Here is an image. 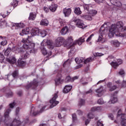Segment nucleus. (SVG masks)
Wrapping results in <instances>:
<instances>
[{"label":"nucleus","instance_id":"nucleus-28","mask_svg":"<svg viewBox=\"0 0 126 126\" xmlns=\"http://www.w3.org/2000/svg\"><path fill=\"white\" fill-rule=\"evenodd\" d=\"M92 112H96V111H97V112H100V111H102V107L101 106H95L94 107H92L91 108Z\"/></svg>","mask_w":126,"mask_h":126},{"label":"nucleus","instance_id":"nucleus-53","mask_svg":"<svg viewBox=\"0 0 126 126\" xmlns=\"http://www.w3.org/2000/svg\"><path fill=\"white\" fill-rule=\"evenodd\" d=\"M119 74H120V75H122V76H125V70L123 69H121L119 72Z\"/></svg>","mask_w":126,"mask_h":126},{"label":"nucleus","instance_id":"nucleus-3","mask_svg":"<svg viewBox=\"0 0 126 126\" xmlns=\"http://www.w3.org/2000/svg\"><path fill=\"white\" fill-rule=\"evenodd\" d=\"M85 39V38L84 37H80L78 40H76L72 43V42H73V38H72V36H69L67 38V43L70 44L69 48L74 47L76 44H78V45L80 46V45H82V43L85 41L84 40Z\"/></svg>","mask_w":126,"mask_h":126},{"label":"nucleus","instance_id":"nucleus-55","mask_svg":"<svg viewBox=\"0 0 126 126\" xmlns=\"http://www.w3.org/2000/svg\"><path fill=\"white\" fill-rule=\"evenodd\" d=\"M84 8L85 10H87V11H89V5L88 4L84 5Z\"/></svg>","mask_w":126,"mask_h":126},{"label":"nucleus","instance_id":"nucleus-52","mask_svg":"<svg viewBox=\"0 0 126 126\" xmlns=\"http://www.w3.org/2000/svg\"><path fill=\"white\" fill-rule=\"evenodd\" d=\"M73 122H75V121H77V117L76 116V114H73L72 115Z\"/></svg>","mask_w":126,"mask_h":126},{"label":"nucleus","instance_id":"nucleus-35","mask_svg":"<svg viewBox=\"0 0 126 126\" xmlns=\"http://www.w3.org/2000/svg\"><path fill=\"white\" fill-rule=\"evenodd\" d=\"M68 31V29L67 27L63 28V29L61 31V33L62 35H65Z\"/></svg>","mask_w":126,"mask_h":126},{"label":"nucleus","instance_id":"nucleus-39","mask_svg":"<svg viewBox=\"0 0 126 126\" xmlns=\"http://www.w3.org/2000/svg\"><path fill=\"white\" fill-rule=\"evenodd\" d=\"M18 75V71L17 70L14 71L12 73V76H13L14 78H17Z\"/></svg>","mask_w":126,"mask_h":126},{"label":"nucleus","instance_id":"nucleus-32","mask_svg":"<svg viewBox=\"0 0 126 126\" xmlns=\"http://www.w3.org/2000/svg\"><path fill=\"white\" fill-rule=\"evenodd\" d=\"M18 64L20 66H24L26 64V62L23 61L22 59H19L18 61Z\"/></svg>","mask_w":126,"mask_h":126},{"label":"nucleus","instance_id":"nucleus-27","mask_svg":"<svg viewBox=\"0 0 126 126\" xmlns=\"http://www.w3.org/2000/svg\"><path fill=\"white\" fill-rule=\"evenodd\" d=\"M83 18L86 20L91 21L93 19V16H91L89 13L87 15H84L82 16Z\"/></svg>","mask_w":126,"mask_h":126},{"label":"nucleus","instance_id":"nucleus-6","mask_svg":"<svg viewBox=\"0 0 126 126\" xmlns=\"http://www.w3.org/2000/svg\"><path fill=\"white\" fill-rule=\"evenodd\" d=\"M41 46H47L49 49H50L51 50H53L54 49V43H53V41L50 40L48 39H44L42 41V42L41 43Z\"/></svg>","mask_w":126,"mask_h":126},{"label":"nucleus","instance_id":"nucleus-19","mask_svg":"<svg viewBox=\"0 0 126 126\" xmlns=\"http://www.w3.org/2000/svg\"><path fill=\"white\" fill-rule=\"evenodd\" d=\"M32 36H39L40 35V29L39 28H34L32 31Z\"/></svg>","mask_w":126,"mask_h":126},{"label":"nucleus","instance_id":"nucleus-57","mask_svg":"<svg viewBox=\"0 0 126 126\" xmlns=\"http://www.w3.org/2000/svg\"><path fill=\"white\" fill-rule=\"evenodd\" d=\"M59 23H60V25L61 26H63V23H64V21H63V20L60 18L58 19Z\"/></svg>","mask_w":126,"mask_h":126},{"label":"nucleus","instance_id":"nucleus-8","mask_svg":"<svg viewBox=\"0 0 126 126\" xmlns=\"http://www.w3.org/2000/svg\"><path fill=\"white\" fill-rule=\"evenodd\" d=\"M95 59V56L90 57L89 58L87 59H84L83 58H81L79 59V62H78V64L79 63H91V62H93Z\"/></svg>","mask_w":126,"mask_h":126},{"label":"nucleus","instance_id":"nucleus-5","mask_svg":"<svg viewBox=\"0 0 126 126\" xmlns=\"http://www.w3.org/2000/svg\"><path fill=\"white\" fill-rule=\"evenodd\" d=\"M15 102H13L12 103H11L9 104V108H7L5 110V112H4V118L5 119H8V118L9 117V114H10V112H11V109H13V108H14V107H15Z\"/></svg>","mask_w":126,"mask_h":126},{"label":"nucleus","instance_id":"nucleus-33","mask_svg":"<svg viewBox=\"0 0 126 126\" xmlns=\"http://www.w3.org/2000/svg\"><path fill=\"white\" fill-rule=\"evenodd\" d=\"M47 35V32L45 30H41L39 31V36H41L42 37L46 36Z\"/></svg>","mask_w":126,"mask_h":126},{"label":"nucleus","instance_id":"nucleus-15","mask_svg":"<svg viewBox=\"0 0 126 126\" xmlns=\"http://www.w3.org/2000/svg\"><path fill=\"white\" fill-rule=\"evenodd\" d=\"M63 13L65 17H68V16H69V15H70V14H71V8H64L63 9Z\"/></svg>","mask_w":126,"mask_h":126},{"label":"nucleus","instance_id":"nucleus-41","mask_svg":"<svg viewBox=\"0 0 126 126\" xmlns=\"http://www.w3.org/2000/svg\"><path fill=\"white\" fill-rule=\"evenodd\" d=\"M65 82H66V83L68 82H72V79L71 78V77H70V76H68L65 79Z\"/></svg>","mask_w":126,"mask_h":126},{"label":"nucleus","instance_id":"nucleus-11","mask_svg":"<svg viewBox=\"0 0 126 126\" xmlns=\"http://www.w3.org/2000/svg\"><path fill=\"white\" fill-rule=\"evenodd\" d=\"M38 81L36 79H34L32 82H31L29 85H27L26 89H29V88H34L38 86Z\"/></svg>","mask_w":126,"mask_h":126},{"label":"nucleus","instance_id":"nucleus-25","mask_svg":"<svg viewBox=\"0 0 126 126\" xmlns=\"http://www.w3.org/2000/svg\"><path fill=\"white\" fill-rule=\"evenodd\" d=\"M74 53H75V51L74 50V47H73L69 52L68 58L71 59H72V58H73V56H74Z\"/></svg>","mask_w":126,"mask_h":126},{"label":"nucleus","instance_id":"nucleus-59","mask_svg":"<svg viewBox=\"0 0 126 126\" xmlns=\"http://www.w3.org/2000/svg\"><path fill=\"white\" fill-rule=\"evenodd\" d=\"M1 46H5L6 44H7V41L5 39L3 40L1 43H0Z\"/></svg>","mask_w":126,"mask_h":126},{"label":"nucleus","instance_id":"nucleus-60","mask_svg":"<svg viewBox=\"0 0 126 126\" xmlns=\"http://www.w3.org/2000/svg\"><path fill=\"white\" fill-rule=\"evenodd\" d=\"M114 4H115L116 6H118V7H121V6H122V3L120 1L116 2Z\"/></svg>","mask_w":126,"mask_h":126},{"label":"nucleus","instance_id":"nucleus-43","mask_svg":"<svg viewBox=\"0 0 126 126\" xmlns=\"http://www.w3.org/2000/svg\"><path fill=\"white\" fill-rule=\"evenodd\" d=\"M11 4L13 7H16V6L18 5V1L16 0H13V2H12Z\"/></svg>","mask_w":126,"mask_h":126},{"label":"nucleus","instance_id":"nucleus-10","mask_svg":"<svg viewBox=\"0 0 126 126\" xmlns=\"http://www.w3.org/2000/svg\"><path fill=\"white\" fill-rule=\"evenodd\" d=\"M11 50L12 52H14V53H16V54H18L19 53H23L24 52L23 48L20 47V46L18 45L13 46L11 48Z\"/></svg>","mask_w":126,"mask_h":126},{"label":"nucleus","instance_id":"nucleus-51","mask_svg":"<svg viewBox=\"0 0 126 126\" xmlns=\"http://www.w3.org/2000/svg\"><path fill=\"white\" fill-rule=\"evenodd\" d=\"M97 104H99V105H102L104 104V100H103L102 98H99L97 100Z\"/></svg>","mask_w":126,"mask_h":126},{"label":"nucleus","instance_id":"nucleus-31","mask_svg":"<svg viewBox=\"0 0 126 126\" xmlns=\"http://www.w3.org/2000/svg\"><path fill=\"white\" fill-rule=\"evenodd\" d=\"M111 43L115 47H120V45H121V43H120V42L117 40H112Z\"/></svg>","mask_w":126,"mask_h":126},{"label":"nucleus","instance_id":"nucleus-45","mask_svg":"<svg viewBox=\"0 0 126 126\" xmlns=\"http://www.w3.org/2000/svg\"><path fill=\"white\" fill-rule=\"evenodd\" d=\"M121 124L122 126H126V119L122 118Z\"/></svg>","mask_w":126,"mask_h":126},{"label":"nucleus","instance_id":"nucleus-47","mask_svg":"<svg viewBox=\"0 0 126 126\" xmlns=\"http://www.w3.org/2000/svg\"><path fill=\"white\" fill-rule=\"evenodd\" d=\"M4 59H5V58H4V55H3V54H2V53H0V63H3V61L4 60Z\"/></svg>","mask_w":126,"mask_h":126},{"label":"nucleus","instance_id":"nucleus-61","mask_svg":"<svg viewBox=\"0 0 126 126\" xmlns=\"http://www.w3.org/2000/svg\"><path fill=\"white\" fill-rule=\"evenodd\" d=\"M116 63H118V65H120V64L123 63V60L121 59H118Z\"/></svg>","mask_w":126,"mask_h":126},{"label":"nucleus","instance_id":"nucleus-4","mask_svg":"<svg viewBox=\"0 0 126 126\" xmlns=\"http://www.w3.org/2000/svg\"><path fill=\"white\" fill-rule=\"evenodd\" d=\"M46 110H49V107L47 108V105H44L42 106L39 111L36 109L34 107L32 106L31 108L30 115L31 116L36 117V116H38V115L42 114L43 112L46 111Z\"/></svg>","mask_w":126,"mask_h":126},{"label":"nucleus","instance_id":"nucleus-21","mask_svg":"<svg viewBox=\"0 0 126 126\" xmlns=\"http://www.w3.org/2000/svg\"><path fill=\"white\" fill-rule=\"evenodd\" d=\"M71 89H72V86L69 85H66L63 90V93H68V92L71 91Z\"/></svg>","mask_w":126,"mask_h":126},{"label":"nucleus","instance_id":"nucleus-54","mask_svg":"<svg viewBox=\"0 0 126 126\" xmlns=\"http://www.w3.org/2000/svg\"><path fill=\"white\" fill-rule=\"evenodd\" d=\"M20 111V108L19 107H17L15 111L16 116H18L19 115V111Z\"/></svg>","mask_w":126,"mask_h":126},{"label":"nucleus","instance_id":"nucleus-18","mask_svg":"<svg viewBox=\"0 0 126 126\" xmlns=\"http://www.w3.org/2000/svg\"><path fill=\"white\" fill-rule=\"evenodd\" d=\"M74 22H76V25L79 28H82V29H84L85 27H84V24L81 22V20H75L73 21Z\"/></svg>","mask_w":126,"mask_h":126},{"label":"nucleus","instance_id":"nucleus-7","mask_svg":"<svg viewBox=\"0 0 126 126\" xmlns=\"http://www.w3.org/2000/svg\"><path fill=\"white\" fill-rule=\"evenodd\" d=\"M58 98V92L54 94L53 98L50 100V102L51 105L50 106V109H52V108H54V107H56L60 101L56 100Z\"/></svg>","mask_w":126,"mask_h":126},{"label":"nucleus","instance_id":"nucleus-12","mask_svg":"<svg viewBox=\"0 0 126 126\" xmlns=\"http://www.w3.org/2000/svg\"><path fill=\"white\" fill-rule=\"evenodd\" d=\"M64 43V38L63 37H59L57 38L55 41L56 45L57 47H61L63 44Z\"/></svg>","mask_w":126,"mask_h":126},{"label":"nucleus","instance_id":"nucleus-23","mask_svg":"<svg viewBox=\"0 0 126 126\" xmlns=\"http://www.w3.org/2000/svg\"><path fill=\"white\" fill-rule=\"evenodd\" d=\"M11 51H12L11 48L8 47L6 49V50L4 51V55L6 57H7V58H9V57L11 56V55L10 54Z\"/></svg>","mask_w":126,"mask_h":126},{"label":"nucleus","instance_id":"nucleus-38","mask_svg":"<svg viewBox=\"0 0 126 126\" xmlns=\"http://www.w3.org/2000/svg\"><path fill=\"white\" fill-rule=\"evenodd\" d=\"M15 26L18 27V28H23L25 26V25L24 23H16L15 24Z\"/></svg>","mask_w":126,"mask_h":126},{"label":"nucleus","instance_id":"nucleus-64","mask_svg":"<svg viewBox=\"0 0 126 126\" xmlns=\"http://www.w3.org/2000/svg\"><path fill=\"white\" fill-rule=\"evenodd\" d=\"M108 117L111 119V120H112V121L114 120V115H113V114H109Z\"/></svg>","mask_w":126,"mask_h":126},{"label":"nucleus","instance_id":"nucleus-13","mask_svg":"<svg viewBox=\"0 0 126 126\" xmlns=\"http://www.w3.org/2000/svg\"><path fill=\"white\" fill-rule=\"evenodd\" d=\"M117 94H118V92L116 91L111 94V99L109 101V104H115V103L118 102V98L115 96Z\"/></svg>","mask_w":126,"mask_h":126},{"label":"nucleus","instance_id":"nucleus-56","mask_svg":"<svg viewBox=\"0 0 126 126\" xmlns=\"http://www.w3.org/2000/svg\"><path fill=\"white\" fill-rule=\"evenodd\" d=\"M94 36V34L92 33L90 36L87 38L86 42H89V41H91V39H92V37Z\"/></svg>","mask_w":126,"mask_h":126},{"label":"nucleus","instance_id":"nucleus-37","mask_svg":"<svg viewBox=\"0 0 126 126\" xmlns=\"http://www.w3.org/2000/svg\"><path fill=\"white\" fill-rule=\"evenodd\" d=\"M93 17L97 14V11L95 10H90L88 12Z\"/></svg>","mask_w":126,"mask_h":126},{"label":"nucleus","instance_id":"nucleus-40","mask_svg":"<svg viewBox=\"0 0 126 126\" xmlns=\"http://www.w3.org/2000/svg\"><path fill=\"white\" fill-rule=\"evenodd\" d=\"M111 64L112 66H113V67H114V68H117V67H118V66H119V64L117 63V62H112L111 63Z\"/></svg>","mask_w":126,"mask_h":126},{"label":"nucleus","instance_id":"nucleus-46","mask_svg":"<svg viewBox=\"0 0 126 126\" xmlns=\"http://www.w3.org/2000/svg\"><path fill=\"white\" fill-rule=\"evenodd\" d=\"M94 114L92 113H90L87 115V118H88L90 120H91V119H94Z\"/></svg>","mask_w":126,"mask_h":126},{"label":"nucleus","instance_id":"nucleus-14","mask_svg":"<svg viewBox=\"0 0 126 126\" xmlns=\"http://www.w3.org/2000/svg\"><path fill=\"white\" fill-rule=\"evenodd\" d=\"M63 80H62V74L60 73L58 74L56 78L55 79V85H59L62 84Z\"/></svg>","mask_w":126,"mask_h":126},{"label":"nucleus","instance_id":"nucleus-22","mask_svg":"<svg viewBox=\"0 0 126 126\" xmlns=\"http://www.w3.org/2000/svg\"><path fill=\"white\" fill-rule=\"evenodd\" d=\"M112 83L110 82L107 84V87L109 88V91L110 92L114 91L117 89V87L116 85L112 86Z\"/></svg>","mask_w":126,"mask_h":126},{"label":"nucleus","instance_id":"nucleus-36","mask_svg":"<svg viewBox=\"0 0 126 126\" xmlns=\"http://www.w3.org/2000/svg\"><path fill=\"white\" fill-rule=\"evenodd\" d=\"M29 34V31H28L27 29H23L22 31V32L20 33L21 36H23L24 35H28Z\"/></svg>","mask_w":126,"mask_h":126},{"label":"nucleus","instance_id":"nucleus-49","mask_svg":"<svg viewBox=\"0 0 126 126\" xmlns=\"http://www.w3.org/2000/svg\"><path fill=\"white\" fill-rule=\"evenodd\" d=\"M84 104H85V100H84V99H80V101L79 102V105L80 106H83V105H84Z\"/></svg>","mask_w":126,"mask_h":126},{"label":"nucleus","instance_id":"nucleus-24","mask_svg":"<svg viewBox=\"0 0 126 126\" xmlns=\"http://www.w3.org/2000/svg\"><path fill=\"white\" fill-rule=\"evenodd\" d=\"M36 16H37V14L36 12H31L30 13V16L29 17V20H32L34 21L35 20V19L36 18Z\"/></svg>","mask_w":126,"mask_h":126},{"label":"nucleus","instance_id":"nucleus-58","mask_svg":"<svg viewBox=\"0 0 126 126\" xmlns=\"http://www.w3.org/2000/svg\"><path fill=\"white\" fill-rule=\"evenodd\" d=\"M97 126H104V125L103 124V123H102V121H100L99 120L97 121Z\"/></svg>","mask_w":126,"mask_h":126},{"label":"nucleus","instance_id":"nucleus-1","mask_svg":"<svg viewBox=\"0 0 126 126\" xmlns=\"http://www.w3.org/2000/svg\"><path fill=\"white\" fill-rule=\"evenodd\" d=\"M124 28V24L122 21L117 22V26L116 25H112L110 29H109V36L110 37H114V35L118 32V29L119 30H122Z\"/></svg>","mask_w":126,"mask_h":126},{"label":"nucleus","instance_id":"nucleus-62","mask_svg":"<svg viewBox=\"0 0 126 126\" xmlns=\"http://www.w3.org/2000/svg\"><path fill=\"white\" fill-rule=\"evenodd\" d=\"M77 113L79 116H82L83 115V112H82L81 110H79L77 111Z\"/></svg>","mask_w":126,"mask_h":126},{"label":"nucleus","instance_id":"nucleus-50","mask_svg":"<svg viewBox=\"0 0 126 126\" xmlns=\"http://www.w3.org/2000/svg\"><path fill=\"white\" fill-rule=\"evenodd\" d=\"M70 64V62L69 61V59H68L66 62L64 63L63 64V66H65V65H69Z\"/></svg>","mask_w":126,"mask_h":126},{"label":"nucleus","instance_id":"nucleus-16","mask_svg":"<svg viewBox=\"0 0 126 126\" xmlns=\"http://www.w3.org/2000/svg\"><path fill=\"white\" fill-rule=\"evenodd\" d=\"M22 122L21 121L15 119L10 124V126H21Z\"/></svg>","mask_w":126,"mask_h":126},{"label":"nucleus","instance_id":"nucleus-20","mask_svg":"<svg viewBox=\"0 0 126 126\" xmlns=\"http://www.w3.org/2000/svg\"><path fill=\"white\" fill-rule=\"evenodd\" d=\"M49 8L52 12H55L58 8V5L55 3H52L51 5L49 6Z\"/></svg>","mask_w":126,"mask_h":126},{"label":"nucleus","instance_id":"nucleus-2","mask_svg":"<svg viewBox=\"0 0 126 126\" xmlns=\"http://www.w3.org/2000/svg\"><path fill=\"white\" fill-rule=\"evenodd\" d=\"M28 35H27V38H24L21 40L22 43H23V48L25 50H31L32 51L35 47V43L29 41L28 40Z\"/></svg>","mask_w":126,"mask_h":126},{"label":"nucleus","instance_id":"nucleus-30","mask_svg":"<svg viewBox=\"0 0 126 126\" xmlns=\"http://www.w3.org/2000/svg\"><path fill=\"white\" fill-rule=\"evenodd\" d=\"M40 50L43 56H46V55L48 54V52H47V50H46L44 46L41 45V47H40Z\"/></svg>","mask_w":126,"mask_h":126},{"label":"nucleus","instance_id":"nucleus-17","mask_svg":"<svg viewBox=\"0 0 126 126\" xmlns=\"http://www.w3.org/2000/svg\"><path fill=\"white\" fill-rule=\"evenodd\" d=\"M6 61L9 63H16V59L14 57L10 56L6 58Z\"/></svg>","mask_w":126,"mask_h":126},{"label":"nucleus","instance_id":"nucleus-63","mask_svg":"<svg viewBox=\"0 0 126 126\" xmlns=\"http://www.w3.org/2000/svg\"><path fill=\"white\" fill-rule=\"evenodd\" d=\"M7 79L9 80V81H12V76H11V75H8Z\"/></svg>","mask_w":126,"mask_h":126},{"label":"nucleus","instance_id":"nucleus-44","mask_svg":"<svg viewBox=\"0 0 126 126\" xmlns=\"http://www.w3.org/2000/svg\"><path fill=\"white\" fill-rule=\"evenodd\" d=\"M97 42H100V43H104L105 39L103 38V36H99L98 39L97 40Z\"/></svg>","mask_w":126,"mask_h":126},{"label":"nucleus","instance_id":"nucleus-34","mask_svg":"<svg viewBox=\"0 0 126 126\" xmlns=\"http://www.w3.org/2000/svg\"><path fill=\"white\" fill-rule=\"evenodd\" d=\"M74 12L77 15H79L82 13V12H81V10H80V8L79 7H76L74 10Z\"/></svg>","mask_w":126,"mask_h":126},{"label":"nucleus","instance_id":"nucleus-9","mask_svg":"<svg viewBox=\"0 0 126 126\" xmlns=\"http://www.w3.org/2000/svg\"><path fill=\"white\" fill-rule=\"evenodd\" d=\"M1 92H6L5 96L6 98H10V97H12V96H13V93H12V92H11V91H10V90L7 87L3 88L1 90Z\"/></svg>","mask_w":126,"mask_h":126},{"label":"nucleus","instance_id":"nucleus-26","mask_svg":"<svg viewBox=\"0 0 126 126\" xmlns=\"http://www.w3.org/2000/svg\"><path fill=\"white\" fill-rule=\"evenodd\" d=\"M21 54H22L21 57L23 60L28 59V58H29L30 57L29 53H28L27 51H24L23 53H21Z\"/></svg>","mask_w":126,"mask_h":126},{"label":"nucleus","instance_id":"nucleus-29","mask_svg":"<svg viewBox=\"0 0 126 126\" xmlns=\"http://www.w3.org/2000/svg\"><path fill=\"white\" fill-rule=\"evenodd\" d=\"M40 25L48 26L49 25V21L47 19H43L40 21Z\"/></svg>","mask_w":126,"mask_h":126},{"label":"nucleus","instance_id":"nucleus-42","mask_svg":"<svg viewBox=\"0 0 126 126\" xmlns=\"http://www.w3.org/2000/svg\"><path fill=\"white\" fill-rule=\"evenodd\" d=\"M52 51H49L48 52H47V55L48 56L46 57L45 59H44V61L45 62H47V61H48V60H49V59H50V57H51V56H52Z\"/></svg>","mask_w":126,"mask_h":126},{"label":"nucleus","instance_id":"nucleus-48","mask_svg":"<svg viewBox=\"0 0 126 126\" xmlns=\"http://www.w3.org/2000/svg\"><path fill=\"white\" fill-rule=\"evenodd\" d=\"M103 87H100L99 89H97L95 91L96 93H98V94H101V92H103Z\"/></svg>","mask_w":126,"mask_h":126}]
</instances>
